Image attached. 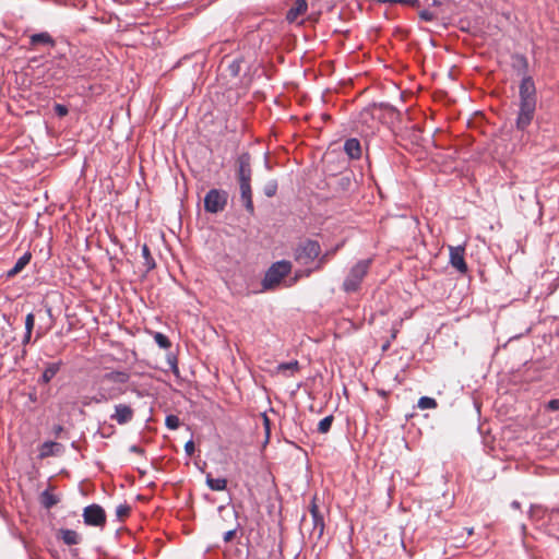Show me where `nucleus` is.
Returning a JSON list of instances; mask_svg holds the SVG:
<instances>
[{
	"label": "nucleus",
	"mask_w": 559,
	"mask_h": 559,
	"mask_svg": "<svg viewBox=\"0 0 559 559\" xmlns=\"http://www.w3.org/2000/svg\"><path fill=\"white\" fill-rule=\"evenodd\" d=\"M123 391L115 388H107L105 383L102 382L97 393L92 397V401L96 404L106 403L109 400H114L122 394Z\"/></svg>",
	"instance_id": "10"
},
{
	"label": "nucleus",
	"mask_w": 559,
	"mask_h": 559,
	"mask_svg": "<svg viewBox=\"0 0 559 559\" xmlns=\"http://www.w3.org/2000/svg\"><path fill=\"white\" fill-rule=\"evenodd\" d=\"M234 535H235V532H234V531H228V532H226V533H225V536H224V540H225V542H229V540H231V539H233V537H234Z\"/></svg>",
	"instance_id": "47"
},
{
	"label": "nucleus",
	"mask_w": 559,
	"mask_h": 559,
	"mask_svg": "<svg viewBox=\"0 0 559 559\" xmlns=\"http://www.w3.org/2000/svg\"><path fill=\"white\" fill-rule=\"evenodd\" d=\"M83 519L85 524L103 527L106 523V513L98 504H91L83 511Z\"/></svg>",
	"instance_id": "6"
},
{
	"label": "nucleus",
	"mask_w": 559,
	"mask_h": 559,
	"mask_svg": "<svg viewBox=\"0 0 559 559\" xmlns=\"http://www.w3.org/2000/svg\"><path fill=\"white\" fill-rule=\"evenodd\" d=\"M227 192L218 189L210 190L204 198V209L209 213H217L225 209L227 204Z\"/></svg>",
	"instance_id": "5"
},
{
	"label": "nucleus",
	"mask_w": 559,
	"mask_h": 559,
	"mask_svg": "<svg viewBox=\"0 0 559 559\" xmlns=\"http://www.w3.org/2000/svg\"><path fill=\"white\" fill-rule=\"evenodd\" d=\"M240 66H241L240 60H234L233 62H230V64L228 66V71H229L230 75L237 76L240 72Z\"/></svg>",
	"instance_id": "34"
},
{
	"label": "nucleus",
	"mask_w": 559,
	"mask_h": 559,
	"mask_svg": "<svg viewBox=\"0 0 559 559\" xmlns=\"http://www.w3.org/2000/svg\"><path fill=\"white\" fill-rule=\"evenodd\" d=\"M467 533H468V535H472L473 534V528H468Z\"/></svg>",
	"instance_id": "54"
},
{
	"label": "nucleus",
	"mask_w": 559,
	"mask_h": 559,
	"mask_svg": "<svg viewBox=\"0 0 559 559\" xmlns=\"http://www.w3.org/2000/svg\"><path fill=\"white\" fill-rule=\"evenodd\" d=\"M465 248L463 246L450 247V265L461 274H466L468 265L465 261Z\"/></svg>",
	"instance_id": "7"
},
{
	"label": "nucleus",
	"mask_w": 559,
	"mask_h": 559,
	"mask_svg": "<svg viewBox=\"0 0 559 559\" xmlns=\"http://www.w3.org/2000/svg\"><path fill=\"white\" fill-rule=\"evenodd\" d=\"M59 371V365L58 364H50L47 366V368L44 370L41 380L44 383H48Z\"/></svg>",
	"instance_id": "29"
},
{
	"label": "nucleus",
	"mask_w": 559,
	"mask_h": 559,
	"mask_svg": "<svg viewBox=\"0 0 559 559\" xmlns=\"http://www.w3.org/2000/svg\"><path fill=\"white\" fill-rule=\"evenodd\" d=\"M537 107V90L533 76L522 78L519 84V109L514 127L524 132L532 124Z\"/></svg>",
	"instance_id": "1"
},
{
	"label": "nucleus",
	"mask_w": 559,
	"mask_h": 559,
	"mask_svg": "<svg viewBox=\"0 0 559 559\" xmlns=\"http://www.w3.org/2000/svg\"><path fill=\"white\" fill-rule=\"evenodd\" d=\"M91 403H94L92 401V397H85V400L83 401V405H85V406L90 405Z\"/></svg>",
	"instance_id": "50"
},
{
	"label": "nucleus",
	"mask_w": 559,
	"mask_h": 559,
	"mask_svg": "<svg viewBox=\"0 0 559 559\" xmlns=\"http://www.w3.org/2000/svg\"><path fill=\"white\" fill-rule=\"evenodd\" d=\"M511 68L512 70L522 78L532 76L530 74L528 59L525 55L514 52L511 55Z\"/></svg>",
	"instance_id": "8"
},
{
	"label": "nucleus",
	"mask_w": 559,
	"mask_h": 559,
	"mask_svg": "<svg viewBox=\"0 0 559 559\" xmlns=\"http://www.w3.org/2000/svg\"><path fill=\"white\" fill-rule=\"evenodd\" d=\"M308 10L307 0H295L294 4L286 13L288 23H295L300 15H304Z\"/></svg>",
	"instance_id": "13"
},
{
	"label": "nucleus",
	"mask_w": 559,
	"mask_h": 559,
	"mask_svg": "<svg viewBox=\"0 0 559 559\" xmlns=\"http://www.w3.org/2000/svg\"><path fill=\"white\" fill-rule=\"evenodd\" d=\"M320 253V243L317 240L306 239L294 248V260L300 265H308L316 262Z\"/></svg>",
	"instance_id": "3"
},
{
	"label": "nucleus",
	"mask_w": 559,
	"mask_h": 559,
	"mask_svg": "<svg viewBox=\"0 0 559 559\" xmlns=\"http://www.w3.org/2000/svg\"><path fill=\"white\" fill-rule=\"evenodd\" d=\"M130 451L134 452V453H138V454H143V452H144L143 449L138 447V445H131L130 447Z\"/></svg>",
	"instance_id": "46"
},
{
	"label": "nucleus",
	"mask_w": 559,
	"mask_h": 559,
	"mask_svg": "<svg viewBox=\"0 0 559 559\" xmlns=\"http://www.w3.org/2000/svg\"><path fill=\"white\" fill-rule=\"evenodd\" d=\"M129 512H130V508L124 504H120L116 509V514L119 519H124L126 516H128Z\"/></svg>",
	"instance_id": "37"
},
{
	"label": "nucleus",
	"mask_w": 559,
	"mask_h": 559,
	"mask_svg": "<svg viewBox=\"0 0 559 559\" xmlns=\"http://www.w3.org/2000/svg\"><path fill=\"white\" fill-rule=\"evenodd\" d=\"M55 112L59 117H64L68 115L69 110L64 105L56 104L55 105Z\"/></svg>",
	"instance_id": "41"
},
{
	"label": "nucleus",
	"mask_w": 559,
	"mask_h": 559,
	"mask_svg": "<svg viewBox=\"0 0 559 559\" xmlns=\"http://www.w3.org/2000/svg\"><path fill=\"white\" fill-rule=\"evenodd\" d=\"M154 340L158 344L160 348L167 349L170 347V342L166 335L163 333L156 332L154 334Z\"/></svg>",
	"instance_id": "32"
},
{
	"label": "nucleus",
	"mask_w": 559,
	"mask_h": 559,
	"mask_svg": "<svg viewBox=\"0 0 559 559\" xmlns=\"http://www.w3.org/2000/svg\"><path fill=\"white\" fill-rule=\"evenodd\" d=\"M418 15H419V19L425 22H431L436 17L435 14L427 9L420 10Z\"/></svg>",
	"instance_id": "36"
},
{
	"label": "nucleus",
	"mask_w": 559,
	"mask_h": 559,
	"mask_svg": "<svg viewBox=\"0 0 559 559\" xmlns=\"http://www.w3.org/2000/svg\"><path fill=\"white\" fill-rule=\"evenodd\" d=\"M206 484L212 490L222 491L226 489L227 480L225 478H212L211 475H207Z\"/></svg>",
	"instance_id": "25"
},
{
	"label": "nucleus",
	"mask_w": 559,
	"mask_h": 559,
	"mask_svg": "<svg viewBox=\"0 0 559 559\" xmlns=\"http://www.w3.org/2000/svg\"><path fill=\"white\" fill-rule=\"evenodd\" d=\"M128 380H129V374L123 371H112V372L106 373L102 379L103 383H106V382L126 383Z\"/></svg>",
	"instance_id": "21"
},
{
	"label": "nucleus",
	"mask_w": 559,
	"mask_h": 559,
	"mask_svg": "<svg viewBox=\"0 0 559 559\" xmlns=\"http://www.w3.org/2000/svg\"><path fill=\"white\" fill-rule=\"evenodd\" d=\"M438 406L436 399L430 396H421L417 402V407L420 409H433Z\"/></svg>",
	"instance_id": "28"
},
{
	"label": "nucleus",
	"mask_w": 559,
	"mask_h": 559,
	"mask_svg": "<svg viewBox=\"0 0 559 559\" xmlns=\"http://www.w3.org/2000/svg\"><path fill=\"white\" fill-rule=\"evenodd\" d=\"M280 284V261L274 262L262 282L264 289L275 288Z\"/></svg>",
	"instance_id": "12"
},
{
	"label": "nucleus",
	"mask_w": 559,
	"mask_h": 559,
	"mask_svg": "<svg viewBox=\"0 0 559 559\" xmlns=\"http://www.w3.org/2000/svg\"><path fill=\"white\" fill-rule=\"evenodd\" d=\"M62 445L58 442H45L39 449V457L45 459L48 456L57 455L61 452Z\"/></svg>",
	"instance_id": "16"
},
{
	"label": "nucleus",
	"mask_w": 559,
	"mask_h": 559,
	"mask_svg": "<svg viewBox=\"0 0 559 559\" xmlns=\"http://www.w3.org/2000/svg\"><path fill=\"white\" fill-rule=\"evenodd\" d=\"M41 503L45 508L50 509L58 503V498L48 491H44L41 495Z\"/></svg>",
	"instance_id": "31"
},
{
	"label": "nucleus",
	"mask_w": 559,
	"mask_h": 559,
	"mask_svg": "<svg viewBox=\"0 0 559 559\" xmlns=\"http://www.w3.org/2000/svg\"><path fill=\"white\" fill-rule=\"evenodd\" d=\"M546 411L557 412L559 411V399H551L545 405Z\"/></svg>",
	"instance_id": "38"
},
{
	"label": "nucleus",
	"mask_w": 559,
	"mask_h": 559,
	"mask_svg": "<svg viewBox=\"0 0 559 559\" xmlns=\"http://www.w3.org/2000/svg\"><path fill=\"white\" fill-rule=\"evenodd\" d=\"M55 430H56V432L58 433V432H60V431L62 430V427H61V426H58V427H56V429H55Z\"/></svg>",
	"instance_id": "53"
},
{
	"label": "nucleus",
	"mask_w": 559,
	"mask_h": 559,
	"mask_svg": "<svg viewBox=\"0 0 559 559\" xmlns=\"http://www.w3.org/2000/svg\"><path fill=\"white\" fill-rule=\"evenodd\" d=\"M300 370V364L297 359L282 361V377H294Z\"/></svg>",
	"instance_id": "20"
},
{
	"label": "nucleus",
	"mask_w": 559,
	"mask_h": 559,
	"mask_svg": "<svg viewBox=\"0 0 559 559\" xmlns=\"http://www.w3.org/2000/svg\"><path fill=\"white\" fill-rule=\"evenodd\" d=\"M310 513L311 515L316 514V513H322L318 507V504L316 503V498L312 499L311 501V504H310Z\"/></svg>",
	"instance_id": "44"
},
{
	"label": "nucleus",
	"mask_w": 559,
	"mask_h": 559,
	"mask_svg": "<svg viewBox=\"0 0 559 559\" xmlns=\"http://www.w3.org/2000/svg\"><path fill=\"white\" fill-rule=\"evenodd\" d=\"M333 421H334L333 415H328V416L323 417L318 423L317 431L320 433H328L332 428Z\"/></svg>",
	"instance_id": "27"
},
{
	"label": "nucleus",
	"mask_w": 559,
	"mask_h": 559,
	"mask_svg": "<svg viewBox=\"0 0 559 559\" xmlns=\"http://www.w3.org/2000/svg\"><path fill=\"white\" fill-rule=\"evenodd\" d=\"M440 4H441V2L439 0H432V3H431L432 7H437Z\"/></svg>",
	"instance_id": "51"
},
{
	"label": "nucleus",
	"mask_w": 559,
	"mask_h": 559,
	"mask_svg": "<svg viewBox=\"0 0 559 559\" xmlns=\"http://www.w3.org/2000/svg\"><path fill=\"white\" fill-rule=\"evenodd\" d=\"M521 531H522V534L524 535L525 532H526V525L525 524H522L521 525Z\"/></svg>",
	"instance_id": "52"
},
{
	"label": "nucleus",
	"mask_w": 559,
	"mask_h": 559,
	"mask_svg": "<svg viewBox=\"0 0 559 559\" xmlns=\"http://www.w3.org/2000/svg\"><path fill=\"white\" fill-rule=\"evenodd\" d=\"M238 177L239 181L248 180L250 182L251 169H250V156L242 154L238 158Z\"/></svg>",
	"instance_id": "14"
},
{
	"label": "nucleus",
	"mask_w": 559,
	"mask_h": 559,
	"mask_svg": "<svg viewBox=\"0 0 559 559\" xmlns=\"http://www.w3.org/2000/svg\"><path fill=\"white\" fill-rule=\"evenodd\" d=\"M372 108H380L386 111H395V107L391 105L390 103L381 102V103H373L371 105Z\"/></svg>",
	"instance_id": "39"
},
{
	"label": "nucleus",
	"mask_w": 559,
	"mask_h": 559,
	"mask_svg": "<svg viewBox=\"0 0 559 559\" xmlns=\"http://www.w3.org/2000/svg\"><path fill=\"white\" fill-rule=\"evenodd\" d=\"M59 535L61 536L62 540L67 545H76L80 543L81 537L80 535L72 530H60Z\"/></svg>",
	"instance_id": "22"
},
{
	"label": "nucleus",
	"mask_w": 559,
	"mask_h": 559,
	"mask_svg": "<svg viewBox=\"0 0 559 559\" xmlns=\"http://www.w3.org/2000/svg\"><path fill=\"white\" fill-rule=\"evenodd\" d=\"M262 419H263V423H264V426H265V435H266L265 442H267L269 436H270V420H269V418L266 417L265 414L262 415Z\"/></svg>",
	"instance_id": "43"
},
{
	"label": "nucleus",
	"mask_w": 559,
	"mask_h": 559,
	"mask_svg": "<svg viewBox=\"0 0 559 559\" xmlns=\"http://www.w3.org/2000/svg\"><path fill=\"white\" fill-rule=\"evenodd\" d=\"M194 442L192 440H189L186 444H185V451L187 453V455L189 456H192L193 453H194Z\"/></svg>",
	"instance_id": "42"
},
{
	"label": "nucleus",
	"mask_w": 559,
	"mask_h": 559,
	"mask_svg": "<svg viewBox=\"0 0 559 559\" xmlns=\"http://www.w3.org/2000/svg\"><path fill=\"white\" fill-rule=\"evenodd\" d=\"M29 260H31L29 253H25L24 255H22L16 261L15 265L8 272V276L12 277V276L16 275L17 273H20L28 264Z\"/></svg>",
	"instance_id": "24"
},
{
	"label": "nucleus",
	"mask_w": 559,
	"mask_h": 559,
	"mask_svg": "<svg viewBox=\"0 0 559 559\" xmlns=\"http://www.w3.org/2000/svg\"><path fill=\"white\" fill-rule=\"evenodd\" d=\"M134 411L127 404H117L115 413L110 416L119 425H126L133 419Z\"/></svg>",
	"instance_id": "9"
},
{
	"label": "nucleus",
	"mask_w": 559,
	"mask_h": 559,
	"mask_svg": "<svg viewBox=\"0 0 559 559\" xmlns=\"http://www.w3.org/2000/svg\"><path fill=\"white\" fill-rule=\"evenodd\" d=\"M379 3L383 4H402L412 8H418L420 5L419 0H377Z\"/></svg>",
	"instance_id": "30"
},
{
	"label": "nucleus",
	"mask_w": 559,
	"mask_h": 559,
	"mask_svg": "<svg viewBox=\"0 0 559 559\" xmlns=\"http://www.w3.org/2000/svg\"><path fill=\"white\" fill-rule=\"evenodd\" d=\"M31 44L32 45L43 44V45H51L52 46L55 44V41L48 33H39V34H34L31 36Z\"/></svg>",
	"instance_id": "26"
},
{
	"label": "nucleus",
	"mask_w": 559,
	"mask_h": 559,
	"mask_svg": "<svg viewBox=\"0 0 559 559\" xmlns=\"http://www.w3.org/2000/svg\"><path fill=\"white\" fill-rule=\"evenodd\" d=\"M312 518V524H313V533H317L318 538H320L323 535L324 532V516L323 513H316L311 515Z\"/></svg>",
	"instance_id": "23"
},
{
	"label": "nucleus",
	"mask_w": 559,
	"mask_h": 559,
	"mask_svg": "<svg viewBox=\"0 0 559 559\" xmlns=\"http://www.w3.org/2000/svg\"><path fill=\"white\" fill-rule=\"evenodd\" d=\"M510 507H511L512 509H514V510H519V509H521V503H520V501H518V500H513V501L510 503Z\"/></svg>",
	"instance_id": "48"
},
{
	"label": "nucleus",
	"mask_w": 559,
	"mask_h": 559,
	"mask_svg": "<svg viewBox=\"0 0 559 559\" xmlns=\"http://www.w3.org/2000/svg\"><path fill=\"white\" fill-rule=\"evenodd\" d=\"M142 255L146 260V263L148 264L150 267L154 266V263H151L153 259L151 257L150 249L146 245L142 247Z\"/></svg>",
	"instance_id": "40"
},
{
	"label": "nucleus",
	"mask_w": 559,
	"mask_h": 559,
	"mask_svg": "<svg viewBox=\"0 0 559 559\" xmlns=\"http://www.w3.org/2000/svg\"><path fill=\"white\" fill-rule=\"evenodd\" d=\"M354 174L352 171L343 173L336 180V188L338 191L348 192L352 189Z\"/></svg>",
	"instance_id": "18"
},
{
	"label": "nucleus",
	"mask_w": 559,
	"mask_h": 559,
	"mask_svg": "<svg viewBox=\"0 0 559 559\" xmlns=\"http://www.w3.org/2000/svg\"><path fill=\"white\" fill-rule=\"evenodd\" d=\"M547 512H549L551 515L559 513V507L548 509L547 507H543L539 504H532L528 511V516L531 519H537L539 520L542 516H544Z\"/></svg>",
	"instance_id": "17"
},
{
	"label": "nucleus",
	"mask_w": 559,
	"mask_h": 559,
	"mask_svg": "<svg viewBox=\"0 0 559 559\" xmlns=\"http://www.w3.org/2000/svg\"><path fill=\"white\" fill-rule=\"evenodd\" d=\"M282 559H284V557L282 556Z\"/></svg>",
	"instance_id": "55"
},
{
	"label": "nucleus",
	"mask_w": 559,
	"mask_h": 559,
	"mask_svg": "<svg viewBox=\"0 0 559 559\" xmlns=\"http://www.w3.org/2000/svg\"><path fill=\"white\" fill-rule=\"evenodd\" d=\"M35 325V316L28 313L25 318V332L32 333Z\"/></svg>",
	"instance_id": "35"
},
{
	"label": "nucleus",
	"mask_w": 559,
	"mask_h": 559,
	"mask_svg": "<svg viewBox=\"0 0 559 559\" xmlns=\"http://www.w3.org/2000/svg\"><path fill=\"white\" fill-rule=\"evenodd\" d=\"M293 273V263L289 260L282 259L281 262V281L282 287H292L304 277H309L312 274V270L297 269Z\"/></svg>",
	"instance_id": "4"
},
{
	"label": "nucleus",
	"mask_w": 559,
	"mask_h": 559,
	"mask_svg": "<svg viewBox=\"0 0 559 559\" xmlns=\"http://www.w3.org/2000/svg\"><path fill=\"white\" fill-rule=\"evenodd\" d=\"M165 423H166V426H167L169 429L174 430V429H177V428L179 427L180 420H179V418H178L177 416H175V415H168V416L166 417V421H165Z\"/></svg>",
	"instance_id": "33"
},
{
	"label": "nucleus",
	"mask_w": 559,
	"mask_h": 559,
	"mask_svg": "<svg viewBox=\"0 0 559 559\" xmlns=\"http://www.w3.org/2000/svg\"><path fill=\"white\" fill-rule=\"evenodd\" d=\"M344 153L352 160H358L362 155V147L360 140L357 138H348L343 145Z\"/></svg>",
	"instance_id": "11"
},
{
	"label": "nucleus",
	"mask_w": 559,
	"mask_h": 559,
	"mask_svg": "<svg viewBox=\"0 0 559 559\" xmlns=\"http://www.w3.org/2000/svg\"><path fill=\"white\" fill-rule=\"evenodd\" d=\"M240 191H241V199L243 201L246 209L249 212H252L253 204H252V200H251V188H250V182L248 180H241Z\"/></svg>",
	"instance_id": "19"
},
{
	"label": "nucleus",
	"mask_w": 559,
	"mask_h": 559,
	"mask_svg": "<svg viewBox=\"0 0 559 559\" xmlns=\"http://www.w3.org/2000/svg\"><path fill=\"white\" fill-rule=\"evenodd\" d=\"M275 193H276V187H275V186H273L272 188H270V189H267V190H266V194H267L269 197H272V195H274Z\"/></svg>",
	"instance_id": "49"
},
{
	"label": "nucleus",
	"mask_w": 559,
	"mask_h": 559,
	"mask_svg": "<svg viewBox=\"0 0 559 559\" xmlns=\"http://www.w3.org/2000/svg\"><path fill=\"white\" fill-rule=\"evenodd\" d=\"M337 249H338V246H336L335 248H333L331 250H326L323 253L320 251L319 255L316 258L314 265L311 267H307V270H312V273L316 271H320L330 261V259L335 254Z\"/></svg>",
	"instance_id": "15"
},
{
	"label": "nucleus",
	"mask_w": 559,
	"mask_h": 559,
	"mask_svg": "<svg viewBox=\"0 0 559 559\" xmlns=\"http://www.w3.org/2000/svg\"><path fill=\"white\" fill-rule=\"evenodd\" d=\"M372 264V259H362L357 261L349 270L348 274L344 278L342 289L346 294H353L360 289L364 278L369 273V269Z\"/></svg>",
	"instance_id": "2"
},
{
	"label": "nucleus",
	"mask_w": 559,
	"mask_h": 559,
	"mask_svg": "<svg viewBox=\"0 0 559 559\" xmlns=\"http://www.w3.org/2000/svg\"><path fill=\"white\" fill-rule=\"evenodd\" d=\"M31 337H32V333H28V332H25V335L22 340V344L25 346L27 344H29L31 342Z\"/></svg>",
	"instance_id": "45"
}]
</instances>
